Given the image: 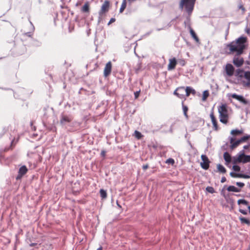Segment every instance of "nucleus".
Returning <instances> with one entry per match:
<instances>
[{"mask_svg":"<svg viewBox=\"0 0 250 250\" xmlns=\"http://www.w3.org/2000/svg\"><path fill=\"white\" fill-rule=\"evenodd\" d=\"M196 0H181L179 3V9L184 10L183 17L185 20L184 22L185 27L189 29L191 27V16L194 10Z\"/></svg>","mask_w":250,"mask_h":250,"instance_id":"f257e3e1","label":"nucleus"},{"mask_svg":"<svg viewBox=\"0 0 250 250\" xmlns=\"http://www.w3.org/2000/svg\"><path fill=\"white\" fill-rule=\"evenodd\" d=\"M246 38L241 37L235 41L226 44V48L229 49L228 52V54H231L234 52L236 53L235 56H240L243 53L244 50L246 48L245 45Z\"/></svg>","mask_w":250,"mask_h":250,"instance_id":"f03ea898","label":"nucleus"},{"mask_svg":"<svg viewBox=\"0 0 250 250\" xmlns=\"http://www.w3.org/2000/svg\"><path fill=\"white\" fill-rule=\"evenodd\" d=\"M219 114L220 121L224 124H227L228 122L229 115L226 104H222L219 106L218 108Z\"/></svg>","mask_w":250,"mask_h":250,"instance_id":"7ed1b4c3","label":"nucleus"},{"mask_svg":"<svg viewBox=\"0 0 250 250\" xmlns=\"http://www.w3.org/2000/svg\"><path fill=\"white\" fill-rule=\"evenodd\" d=\"M234 75L238 78V80H241L243 78H245L248 81V83H246V85H250V71H245L243 69L238 68L235 71Z\"/></svg>","mask_w":250,"mask_h":250,"instance_id":"20e7f679","label":"nucleus"},{"mask_svg":"<svg viewBox=\"0 0 250 250\" xmlns=\"http://www.w3.org/2000/svg\"><path fill=\"white\" fill-rule=\"evenodd\" d=\"M201 158L202 161L200 163L201 167L205 170L208 169L209 167V163H210L208 157L206 155L203 154L201 155Z\"/></svg>","mask_w":250,"mask_h":250,"instance_id":"39448f33","label":"nucleus"},{"mask_svg":"<svg viewBox=\"0 0 250 250\" xmlns=\"http://www.w3.org/2000/svg\"><path fill=\"white\" fill-rule=\"evenodd\" d=\"M72 120V118L70 115L62 114L61 115L60 124L62 125H65Z\"/></svg>","mask_w":250,"mask_h":250,"instance_id":"423d86ee","label":"nucleus"},{"mask_svg":"<svg viewBox=\"0 0 250 250\" xmlns=\"http://www.w3.org/2000/svg\"><path fill=\"white\" fill-rule=\"evenodd\" d=\"M28 171L27 167L25 166H22L20 167L18 171V174L16 177V179L18 181L21 180L22 177Z\"/></svg>","mask_w":250,"mask_h":250,"instance_id":"0eeeda50","label":"nucleus"},{"mask_svg":"<svg viewBox=\"0 0 250 250\" xmlns=\"http://www.w3.org/2000/svg\"><path fill=\"white\" fill-rule=\"evenodd\" d=\"M225 71L228 76L231 77L235 74V68L231 63H227L225 67Z\"/></svg>","mask_w":250,"mask_h":250,"instance_id":"6e6552de","label":"nucleus"},{"mask_svg":"<svg viewBox=\"0 0 250 250\" xmlns=\"http://www.w3.org/2000/svg\"><path fill=\"white\" fill-rule=\"evenodd\" d=\"M178 90L179 91H182L183 92H185L187 96H188L190 94H192L193 95L196 94L195 90L190 86H187L186 88L184 87H179L178 88Z\"/></svg>","mask_w":250,"mask_h":250,"instance_id":"1a4fd4ad","label":"nucleus"},{"mask_svg":"<svg viewBox=\"0 0 250 250\" xmlns=\"http://www.w3.org/2000/svg\"><path fill=\"white\" fill-rule=\"evenodd\" d=\"M233 63L237 67H241L244 62V59L240 56H234L232 61Z\"/></svg>","mask_w":250,"mask_h":250,"instance_id":"9d476101","label":"nucleus"},{"mask_svg":"<svg viewBox=\"0 0 250 250\" xmlns=\"http://www.w3.org/2000/svg\"><path fill=\"white\" fill-rule=\"evenodd\" d=\"M230 96L231 98L236 99V100L239 101L240 103H242L245 105L248 104V101L242 95L233 93L231 94Z\"/></svg>","mask_w":250,"mask_h":250,"instance_id":"9b49d317","label":"nucleus"},{"mask_svg":"<svg viewBox=\"0 0 250 250\" xmlns=\"http://www.w3.org/2000/svg\"><path fill=\"white\" fill-rule=\"evenodd\" d=\"M110 5V2L108 0H105L102 4L101 9L99 14L100 16H102L104 14L108 12Z\"/></svg>","mask_w":250,"mask_h":250,"instance_id":"f8f14e48","label":"nucleus"},{"mask_svg":"<svg viewBox=\"0 0 250 250\" xmlns=\"http://www.w3.org/2000/svg\"><path fill=\"white\" fill-rule=\"evenodd\" d=\"M112 68V63L111 62H108L105 65L104 69V75L105 77H107L111 73Z\"/></svg>","mask_w":250,"mask_h":250,"instance_id":"ddd939ff","label":"nucleus"},{"mask_svg":"<svg viewBox=\"0 0 250 250\" xmlns=\"http://www.w3.org/2000/svg\"><path fill=\"white\" fill-rule=\"evenodd\" d=\"M244 155V152L243 151H240L236 156L233 157V164H236L237 163H241L242 162V156Z\"/></svg>","mask_w":250,"mask_h":250,"instance_id":"4468645a","label":"nucleus"},{"mask_svg":"<svg viewBox=\"0 0 250 250\" xmlns=\"http://www.w3.org/2000/svg\"><path fill=\"white\" fill-rule=\"evenodd\" d=\"M177 61L176 58H173L169 60V63L168 65V70H172L175 68L177 64Z\"/></svg>","mask_w":250,"mask_h":250,"instance_id":"2eb2a0df","label":"nucleus"},{"mask_svg":"<svg viewBox=\"0 0 250 250\" xmlns=\"http://www.w3.org/2000/svg\"><path fill=\"white\" fill-rule=\"evenodd\" d=\"M230 143L231 145L230 146V147L231 149H233L236 148L237 146L239 145L240 142L238 140L234 141V139L233 137H230Z\"/></svg>","mask_w":250,"mask_h":250,"instance_id":"dca6fc26","label":"nucleus"},{"mask_svg":"<svg viewBox=\"0 0 250 250\" xmlns=\"http://www.w3.org/2000/svg\"><path fill=\"white\" fill-rule=\"evenodd\" d=\"M223 157L226 163H230L231 161V157L229 152H228L227 151L224 152Z\"/></svg>","mask_w":250,"mask_h":250,"instance_id":"f3484780","label":"nucleus"},{"mask_svg":"<svg viewBox=\"0 0 250 250\" xmlns=\"http://www.w3.org/2000/svg\"><path fill=\"white\" fill-rule=\"evenodd\" d=\"M227 190L229 192H239L241 189L239 188L235 187L234 186H229L227 188Z\"/></svg>","mask_w":250,"mask_h":250,"instance_id":"a211bd4d","label":"nucleus"},{"mask_svg":"<svg viewBox=\"0 0 250 250\" xmlns=\"http://www.w3.org/2000/svg\"><path fill=\"white\" fill-rule=\"evenodd\" d=\"M239 219L241 224H245L248 226H250V220L249 219L244 217L241 215L239 217Z\"/></svg>","mask_w":250,"mask_h":250,"instance_id":"6ab92c4d","label":"nucleus"},{"mask_svg":"<svg viewBox=\"0 0 250 250\" xmlns=\"http://www.w3.org/2000/svg\"><path fill=\"white\" fill-rule=\"evenodd\" d=\"M188 29L192 37L196 41V42H199V40L194 31L192 29V28H190Z\"/></svg>","mask_w":250,"mask_h":250,"instance_id":"aec40b11","label":"nucleus"},{"mask_svg":"<svg viewBox=\"0 0 250 250\" xmlns=\"http://www.w3.org/2000/svg\"><path fill=\"white\" fill-rule=\"evenodd\" d=\"M217 169L219 172L222 173H225L227 171L225 167L221 164H218L217 166Z\"/></svg>","mask_w":250,"mask_h":250,"instance_id":"412c9836","label":"nucleus"},{"mask_svg":"<svg viewBox=\"0 0 250 250\" xmlns=\"http://www.w3.org/2000/svg\"><path fill=\"white\" fill-rule=\"evenodd\" d=\"M89 10V5L88 2H86L82 7V11L84 13H87Z\"/></svg>","mask_w":250,"mask_h":250,"instance_id":"4be33fe9","label":"nucleus"},{"mask_svg":"<svg viewBox=\"0 0 250 250\" xmlns=\"http://www.w3.org/2000/svg\"><path fill=\"white\" fill-rule=\"evenodd\" d=\"M243 159H242V163H246L250 162V155H245L244 154L242 156Z\"/></svg>","mask_w":250,"mask_h":250,"instance_id":"5701e85b","label":"nucleus"},{"mask_svg":"<svg viewBox=\"0 0 250 250\" xmlns=\"http://www.w3.org/2000/svg\"><path fill=\"white\" fill-rule=\"evenodd\" d=\"M243 133V130H239L237 129H235L234 130H232L231 131V134L233 135H238L240 134H242Z\"/></svg>","mask_w":250,"mask_h":250,"instance_id":"b1692460","label":"nucleus"},{"mask_svg":"<svg viewBox=\"0 0 250 250\" xmlns=\"http://www.w3.org/2000/svg\"><path fill=\"white\" fill-rule=\"evenodd\" d=\"M126 0H123L122 5H121V6L120 8V13H122L124 11L125 8H126Z\"/></svg>","mask_w":250,"mask_h":250,"instance_id":"393cba45","label":"nucleus"},{"mask_svg":"<svg viewBox=\"0 0 250 250\" xmlns=\"http://www.w3.org/2000/svg\"><path fill=\"white\" fill-rule=\"evenodd\" d=\"M182 108L183 110L184 115L185 116V117L188 119V115L187 114V112L188 111V107L187 106L183 104H182Z\"/></svg>","mask_w":250,"mask_h":250,"instance_id":"a878e982","label":"nucleus"},{"mask_svg":"<svg viewBox=\"0 0 250 250\" xmlns=\"http://www.w3.org/2000/svg\"><path fill=\"white\" fill-rule=\"evenodd\" d=\"M100 194L101 197L103 199L105 198L106 197V196H107L106 191V190H105L104 189H100Z\"/></svg>","mask_w":250,"mask_h":250,"instance_id":"bb28decb","label":"nucleus"},{"mask_svg":"<svg viewBox=\"0 0 250 250\" xmlns=\"http://www.w3.org/2000/svg\"><path fill=\"white\" fill-rule=\"evenodd\" d=\"M250 137V135H245L241 137L240 139H239L240 143H244L246 142Z\"/></svg>","mask_w":250,"mask_h":250,"instance_id":"cd10ccee","label":"nucleus"},{"mask_svg":"<svg viewBox=\"0 0 250 250\" xmlns=\"http://www.w3.org/2000/svg\"><path fill=\"white\" fill-rule=\"evenodd\" d=\"M237 204L238 205L243 204L244 205H248L249 204V202L245 199H241L238 200Z\"/></svg>","mask_w":250,"mask_h":250,"instance_id":"c85d7f7f","label":"nucleus"},{"mask_svg":"<svg viewBox=\"0 0 250 250\" xmlns=\"http://www.w3.org/2000/svg\"><path fill=\"white\" fill-rule=\"evenodd\" d=\"M209 96V92L208 90H205L203 93L202 100L205 101Z\"/></svg>","mask_w":250,"mask_h":250,"instance_id":"c756f323","label":"nucleus"},{"mask_svg":"<svg viewBox=\"0 0 250 250\" xmlns=\"http://www.w3.org/2000/svg\"><path fill=\"white\" fill-rule=\"evenodd\" d=\"M211 122L212 123L214 129L215 130H218V126L217 125V121L216 120V119H215L211 121Z\"/></svg>","mask_w":250,"mask_h":250,"instance_id":"7c9ffc66","label":"nucleus"},{"mask_svg":"<svg viewBox=\"0 0 250 250\" xmlns=\"http://www.w3.org/2000/svg\"><path fill=\"white\" fill-rule=\"evenodd\" d=\"M232 169L235 172H239L241 170V167L236 164H234L232 166Z\"/></svg>","mask_w":250,"mask_h":250,"instance_id":"2f4dec72","label":"nucleus"},{"mask_svg":"<svg viewBox=\"0 0 250 250\" xmlns=\"http://www.w3.org/2000/svg\"><path fill=\"white\" fill-rule=\"evenodd\" d=\"M18 142V139H17L16 140L15 138H14L11 142L10 146V148L11 149H12L16 145L17 143Z\"/></svg>","mask_w":250,"mask_h":250,"instance_id":"473e14b6","label":"nucleus"},{"mask_svg":"<svg viewBox=\"0 0 250 250\" xmlns=\"http://www.w3.org/2000/svg\"><path fill=\"white\" fill-rule=\"evenodd\" d=\"M206 190L207 192L210 193H213L215 192V190L212 187L208 186L206 188Z\"/></svg>","mask_w":250,"mask_h":250,"instance_id":"72a5a7b5","label":"nucleus"},{"mask_svg":"<svg viewBox=\"0 0 250 250\" xmlns=\"http://www.w3.org/2000/svg\"><path fill=\"white\" fill-rule=\"evenodd\" d=\"M134 134L136 138H137L138 139H140L143 136L141 133L137 130L135 131Z\"/></svg>","mask_w":250,"mask_h":250,"instance_id":"f704fd0d","label":"nucleus"},{"mask_svg":"<svg viewBox=\"0 0 250 250\" xmlns=\"http://www.w3.org/2000/svg\"><path fill=\"white\" fill-rule=\"evenodd\" d=\"M32 44L36 46H40L42 45V42L38 40H33Z\"/></svg>","mask_w":250,"mask_h":250,"instance_id":"c9c22d12","label":"nucleus"},{"mask_svg":"<svg viewBox=\"0 0 250 250\" xmlns=\"http://www.w3.org/2000/svg\"><path fill=\"white\" fill-rule=\"evenodd\" d=\"M239 174L240 173H236L233 171L230 172L229 174L230 176L233 178H239Z\"/></svg>","mask_w":250,"mask_h":250,"instance_id":"e433bc0d","label":"nucleus"},{"mask_svg":"<svg viewBox=\"0 0 250 250\" xmlns=\"http://www.w3.org/2000/svg\"><path fill=\"white\" fill-rule=\"evenodd\" d=\"M7 128L4 127L2 128L1 131L0 132V138L6 132Z\"/></svg>","mask_w":250,"mask_h":250,"instance_id":"4c0bfd02","label":"nucleus"},{"mask_svg":"<svg viewBox=\"0 0 250 250\" xmlns=\"http://www.w3.org/2000/svg\"><path fill=\"white\" fill-rule=\"evenodd\" d=\"M239 178H245V179H249L250 178V176L249 175L240 173L239 174Z\"/></svg>","mask_w":250,"mask_h":250,"instance_id":"58836bf2","label":"nucleus"},{"mask_svg":"<svg viewBox=\"0 0 250 250\" xmlns=\"http://www.w3.org/2000/svg\"><path fill=\"white\" fill-rule=\"evenodd\" d=\"M140 92H141L140 89L138 91H136V92H134V94L135 99H137L139 97Z\"/></svg>","mask_w":250,"mask_h":250,"instance_id":"ea45409f","label":"nucleus"},{"mask_svg":"<svg viewBox=\"0 0 250 250\" xmlns=\"http://www.w3.org/2000/svg\"><path fill=\"white\" fill-rule=\"evenodd\" d=\"M174 162H175L174 160L172 158H169L166 161L167 163L171 164V165H173L174 164Z\"/></svg>","mask_w":250,"mask_h":250,"instance_id":"a19ab883","label":"nucleus"},{"mask_svg":"<svg viewBox=\"0 0 250 250\" xmlns=\"http://www.w3.org/2000/svg\"><path fill=\"white\" fill-rule=\"evenodd\" d=\"M178 63L181 65V66H184L186 64V62H185V61L184 60H183V59H181V60H179L178 62Z\"/></svg>","mask_w":250,"mask_h":250,"instance_id":"79ce46f5","label":"nucleus"},{"mask_svg":"<svg viewBox=\"0 0 250 250\" xmlns=\"http://www.w3.org/2000/svg\"><path fill=\"white\" fill-rule=\"evenodd\" d=\"M236 185L240 188H242L245 186L244 183L237 182L236 183Z\"/></svg>","mask_w":250,"mask_h":250,"instance_id":"37998d69","label":"nucleus"},{"mask_svg":"<svg viewBox=\"0 0 250 250\" xmlns=\"http://www.w3.org/2000/svg\"><path fill=\"white\" fill-rule=\"evenodd\" d=\"M239 211L244 215H247V214H248V211L246 210H244V209L240 208L239 209Z\"/></svg>","mask_w":250,"mask_h":250,"instance_id":"c03bdc74","label":"nucleus"},{"mask_svg":"<svg viewBox=\"0 0 250 250\" xmlns=\"http://www.w3.org/2000/svg\"><path fill=\"white\" fill-rule=\"evenodd\" d=\"M178 91H179L178 90V88H177L174 92V95H177L179 97H181V95H183V94H180Z\"/></svg>","mask_w":250,"mask_h":250,"instance_id":"a18cd8bd","label":"nucleus"},{"mask_svg":"<svg viewBox=\"0 0 250 250\" xmlns=\"http://www.w3.org/2000/svg\"><path fill=\"white\" fill-rule=\"evenodd\" d=\"M228 146V143H227L225 145L222 146L221 148L223 150H227Z\"/></svg>","mask_w":250,"mask_h":250,"instance_id":"49530a36","label":"nucleus"},{"mask_svg":"<svg viewBox=\"0 0 250 250\" xmlns=\"http://www.w3.org/2000/svg\"><path fill=\"white\" fill-rule=\"evenodd\" d=\"M116 21V19L114 18H112L110 21H109L108 23V25H109L110 24H111L112 23L115 22Z\"/></svg>","mask_w":250,"mask_h":250,"instance_id":"de8ad7c7","label":"nucleus"},{"mask_svg":"<svg viewBox=\"0 0 250 250\" xmlns=\"http://www.w3.org/2000/svg\"><path fill=\"white\" fill-rule=\"evenodd\" d=\"M210 118H211V121H212V120H214V119H216V118H215V116H214V114H213V111H212V112H211V113L210 114Z\"/></svg>","mask_w":250,"mask_h":250,"instance_id":"09e8293b","label":"nucleus"},{"mask_svg":"<svg viewBox=\"0 0 250 250\" xmlns=\"http://www.w3.org/2000/svg\"><path fill=\"white\" fill-rule=\"evenodd\" d=\"M148 167V165H144L142 167L143 169L145 170Z\"/></svg>","mask_w":250,"mask_h":250,"instance_id":"8fccbe9b","label":"nucleus"},{"mask_svg":"<svg viewBox=\"0 0 250 250\" xmlns=\"http://www.w3.org/2000/svg\"><path fill=\"white\" fill-rule=\"evenodd\" d=\"M106 151L104 150H102L101 152V155L102 157H104L105 155Z\"/></svg>","mask_w":250,"mask_h":250,"instance_id":"3c124183","label":"nucleus"},{"mask_svg":"<svg viewBox=\"0 0 250 250\" xmlns=\"http://www.w3.org/2000/svg\"><path fill=\"white\" fill-rule=\"evenodd\" d=\"M226 180H226V178L225 177H224V176L222 177L221 178V182L222 183H223L225 182L226 181Z\"/></svg>","mask_w":250,"mask_h":250,"instance_id":"603ef678","label":"nucleus"},{"mask_svg":"<svg viewBox=\"0 0 250 250\" xmlns=\"http://www.w3.org/2000/svg\"><path fill=\"white\" fill-rule=\"evenodd\" d=\"M25 35H26V36H28V37H31L32 35V34L31 32H28L25 33Z\"/></svg>","mask_w":250,"mask_h":250,"instance_id":"864d4df0","label":"nucleus"},{"mask_svg":"<svg viewBox=\"0 0 250 250\" xmlns=\"http://www.w3.org/2000/svg\"><path fill=\"white\" fill-rule=\"evenodd\" d=\"M221 195H222L224 197V198H225L226 199H227V197H226V196L225 195V194H224V189H223L222 190V191H221Z\"/></svg>","mask_w":250,"mask_h":250,"instance_id":"5fc2aeb1","label":"nucleus"},{"mask_svg":"<svg viewBox=\"0 0 250 250\" xmlns=\"http://www.w3.org/2000/svg\"><path fill=\"white\" fill-rule=\"evenodd\" d=\"M239 9H241L243 12L245 11V9L243 5L239 6Z\"/></svg>","mask_w":250,"mask_h":250,"instance_id":"6e6d98bb","label":"nucleus"},{"mask_svg":"<svg viewBox=\"0 0 250 250\" xmlns=\"http://www.w3.org/2000/svg\"><path fill=\"white\" fill-rule=\"evenodd\" d=\"M250 145H245L243 146L244 149H247L249 148Z\"/></svg>","mask_w":250,"mask_h":250,"instance_id":"4d7b16f0","label":"nucleus"},{"mask_svg":"<svg viewBox=\"0 0 250 250\" xmlns=\"http://www.w3.org/2000/svg\"><path fill=\"white\" fill-rule=\"evenodd\" d=\"M169 131L170 132L172 133V131H173V130H172V125H171L170 127V129H169Z\"/></svg>","mask_w":250,"mask_h":250,"instance_id":"13d9d810","label":"nucleus"},{"mask_svg":"<svg viewBox=\"0 0 250 250\" xmlns=\"http://www.w3.org/2000/svg\"><path fill=\"white\" fill-rule=\"evenodd\" d=\"M1 88L3 89V90H10V88Z\"/></svg>","mask_w":250,"mask_h":250,"instance_id":"bf43d9fd","label":"nucleus"},{"mask_svg":"<svg viewBox=\"0 0 250 250\" xmlns=\"http://www.w3.org/2000/svg\"><path fill=\"white\" fill-rule=\"evenodd\" d=\"M97 250H103V248L102 247H100L99 248H98Z\"/></svg>","mask_w":250,"mask_h":250,"instance_id":"052dcab7","label":"nucleus"},{"mask_svg":"<svg viewBox=\"0 0 250 250\" xmlns=\"http://www.w3.org/2000/svg\"><path fill=\"white\" fill-rule=\"evenodd\" d=\"M229 27L228 28L227 30L226 36H227V35H228V31H229Z\"/></svg>","mask_w":250,"mask_h":250,"instance_id":"680f3d73","label":"nucleus"},{"mask_svg":"<svg viewBox=\"0 0 250 250\" xmlns=\"http://www.w3.org/2000/svg\"><path fill=\"white\" fill-rule=\"evenodd\" d=\"M248 208L249 209V213H250V206H248Z\"/></svg>","mask_w":250,"mask_h":250,"instance_id":"e2e57ef3","label":"nucleus"},{"mask_svg":"<svg viewBox=\"0 0 250 250\" xmlns=\"http://www.w3.org/2000/svg\"><path fill=\"white\" fill-rule=\"evenodd\" d=\"M180 94H183L184 93L182 91H178Z\"/></svg>","mask_w":250,"mask_h":250,"instance_id":"0e129e2a","label":"nucleus"},{"mask_svg":"<svg viewBox=\"0 0 250 250\" xmlns=\"http://www.w3.org/2000/svg\"><path fill=\"white\" fill-rule=\"evenodd\" d=\"M35 245V243H32V244H30V246H34Z\"/></svg>","mask_w":250,"mask_h":250,"instance_id":"69168bd1","label":"nucleus"},{"mask_svg":"<svg viewBox=\"0 0 250 250\" xmlns=\"http://www.w3.org/2000/svg\"><path fill=\"white\" fill-rule=\"evenodd\" d=\"M162 28H157V31H160L161 30H162Z\"/></svg>","mask_w":250,"mask_h":250,"instance_id":"338daca9","label":"nucleus"},{"mask_svg":"<svg viewBox=\"0 0 250 250\" xmlns=\"http://www.w3.org/2000/svg\"><path fill=\"white\" fill-rule=\"evenodd\" d=\"M129 0V1H131V2H132V1H135L136 0Z\"/></svg>","mask_w":250,"mask_h":250,"instance_id":"774afa93","label":"nucleus"}]
</instances>
